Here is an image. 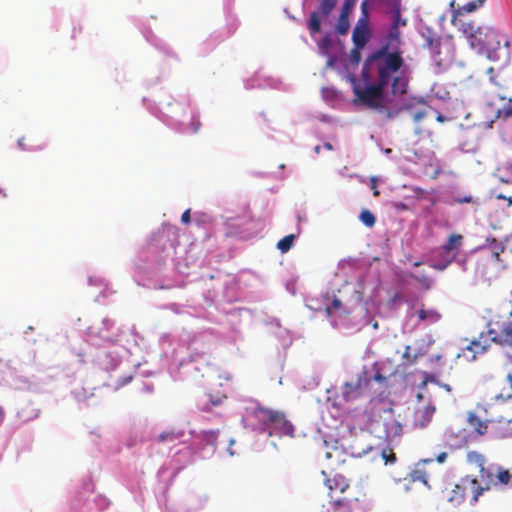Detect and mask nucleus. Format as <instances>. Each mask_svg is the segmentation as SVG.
I'll use <instances>...</instances> for the list:
<instances>
[{"label":"nucleus","instance_id":"nucleus-1","mask_svg":"<svg viewBox=\"0 0 512 512\" xmlns=\"http://www.w3.org/2000/svg\"><path fill=\"white\" fill-rule=\"evenodd\" d=\"M404 65L401 51H387V46H380L364 62L362 75L368 81L365 91L354 93L368 107L385 114L388 118L396 117L401 111L412 110L417 104H425L423 97H404L408 88V79L396 75Z\"/></svg>","mask_w":512,"mask_h":512},{"label":"nucleus","instance_id":"nucleus-2","mask_svg":"<svg viewBox=\"0 0 512 512\" xmlns=\"http://www.w3.org/2000/svg\"><path fill=\"white\" fill-rule=\"evenodd\" d=\"M143 102L152 115L174 130L197 133L200 129L198 116L188 115L189 99L186 96L175 99L171 95H162L157 101L144 98Z\"/></svg>","mask_w":512,"mask_h":512},{"label":"nucleus","instance_id":"nucleus-3","mask_svg":"<svg viewBox=\"0 0 512 512\" xmlns=\"http://www.w3.org/2000/svg\"><path fill=\"white\" fill-rule=\"evenodd\" d=\"M178 243V231L176 226L163 224L161 228L153 232L147 245V253L150 262L137 264L139 273L154 279L163 269L173 262L176 244Z\"/></svg>","mask_w":512,"mask_h":512},{"label":"nucleus","instance_id":"nucleus-4","mask_svg":"<svg viewBox=\"0 0 512 512\" xmlns=\"http://www.w3.org/2000/svg\"><path fill=\"white\" fill-rule=\"evenodd\" d=\"M501 41L498 32L494 28L483 26L476 29L470 47L490 61L506 60L509 56V41L505 39L503 47Z\"/></svg>","mask_w":512,"mask_h":512},{"label":"nucleus","instance_id":"nucleus-5","mask_svg":"<svg viewBox=\"0 0 512 512\" xmlns=\"http://www.w3.org/2000/svg\"><path fill=\"white\" fill-rule=\"evenodd\" d=\"M254 416L258 421L259 431L263 433L267 432L269 437H294V426L285 418L283 413L257 407L254 409Z\"/></svg>","mask_w":512,"mask_h":512},{"label":"nucleus","instance_id":"nucleus-6","mask_svg":"<svg viewBox=\"0 0 512 512\" xmlns=\"http://www.w3.org/2000/svg\"><path fill=\"white\" fill-rule=\"evenodd\" d=\"M350 302H352L350 306L348 304L343 305L339 298L334 297L332 303L326 306L327 315L332 316L338 311L341 314H352L354 318L361 317V320L357 323L360 327L370 325L372 318L368 312L367 304L362 302L360 290L353 288V296Z\"/></svg>","mask_w":512,"mask_h":512},{"label":"nucleus","instance_id":"nucleus-7","mask_svg":"<svg viewBox=\"0 0 512 512\" xmlns=\"http://www.w3.org/2000/svg\"><path fill=\"white\" fill-rule=\"evenodd\" d=\"M121 328L115 327L109 318H103L99 324L88 328L87 342L92 346H100L101 343L114 344L120 340Z\"/></svg>","mask_w":512,"mask_h":512},{"label":"nucleus","instance_id":"nucleus-8","mask_svg":"<svg viewBox=\"0 0 512 512\" xmlns=\"http://www.w3.org/2000/svg\"><path fill=\"white\" fill-rule=\"evenodd\" d=\"M417 31L424 41L423 47L430 50L431 58L439 71L445 69L450 62V58L441 57V36L424 23L418 25Z\"/></svg>","mask_w":512,"mask_h":512},{"label":"nucleus","instance_id":"nucleus-9","mask_svg":"<svg viewBox=\"0 0 512 512\" xmlns=\"http://www.w3.org/2000/svg\"><path fill=\"white\" fill-rule=\"evenodd\" d=\"M466 484L470 485L474 492L472 498L473 503H476L479 496H481L485 490L489 489L488 485L486 487H482L478 485L477 479H469L467 477L462 480V484H456L451 490L446 489V491H444L447 501L455 506L461 504L465 497Z\"/></svg>","mask_w":512,"mask_h":512},{"label":"nucleus","instance_id":"nucleus-10","mask_svg":"<svg viewBox=\"0 0 512 512\" xmlns=\"http://www.w3.org/2000/svg\"><path fill=\"white\" fill-rule=\"evenodd\" d=\"M92 361L102 370L111 371L121 363L119 348L115 346L100 347L95 349V353L89 352Z\"/></svg>","mask_w":512,"mask_h":512},{"label":"nucleus","instance_id":"nucleus-11","mask_svg":"<svg viewBox=\"0 0 512 512\" xmlns=\"http://www.w3.org/2000/svg\"><path fill=\"white\" fill-rule=\"evenodd\" d=\"M338 0H318L316 10L311 12L307 21V29L311 36L322 31V20L328 18L337 6Z\"/></svg>","mask_w":512,"mask_h":512},{"label":"nucleus","instance_id":"nucleus-12","mask_svg":"<svg viewBox=\"0 0 512 512\" xmlns=\"http://www.w3.org/2000/svg\"><path fill=\"white\" fill-rule=\"evenodd\" d=\"M368 384L369 379L366 372H361L356 378L343 383L340 388V395H337V399H341L344 402H350L358 399L361 397Z\"/></svg>","mask_w":512,"mask_h":512},{"label":"nucleus","instance_id":"nucleus-13","mask_svg":"<svg viewBox=\"0 0 512 512\" xmlns=\"http://www.w3.org/2000/svg\"><path fill=\"white\" fill-rule=\"evenodd\" d=\"M219 430L202 431L199 436L196 454L203 458H210L216 451Z\"/></svg>","mask_w":512,"mask_h":512},{"label":"nucleus","instance_id":"nucleus-14","mask_svg":"<svg viewBox=\"0 0 512 512\" xmlns=\"http://www.w3.org/2000/svg\"><path fill=\"white\" fill-rule=\"evenodd\" d=\"M385 417L380 422H377V426L382 428L381 430H377V428H373V431L377 433V436L379 438H386L391 440L392 438L399 436L402 432V426L399 422H397L395 419H393L392 416V410H385L384 411Z\"/></svg>","mask_w":512,"mask_h":512},{"label":"nucleus","instance_id":"nucleus-15","mask_svg":"<svg viewBox=\"0 0 512 512\" xmlns=\"http://www.w3.org/2000/svg\"><path fill=\"white\" fill-rule=\"evenodd\" d=\"M401 12V0H389L387 2V14L390 18L389 27L400 29L407 25V20L402 17Z\"/></svg>","mask_w":512,"mask_h":512},{"label":"nucleus","instance_id":"nucleus-16","mask_svg":"<svg viewBox=\"0 0 512 512\" xmlns=\"http://www.w3.org/2000/svg\"><path fill=\"white\" fill-rule=\"evenodd\" d=\"M246 89H253V88H274L279 89L281 82L278 79H275L273 77H264L261 76L259 73H256L253 77L245 80L244 82Z\"/></svg>","mask_w":512,"mask_h":512},{"label":"nucleus","instance_id":"nucleus-17","mask_svg":"<svg viewBox=\"0 0 512 512\" xmlns=\"http://www.w3.org/2000/svg\"><path fill=\"white\" fill-rule=\"evenodd\" d=\"M370 452H373L375 455H380L384 460L385 464H394L396 462V455L392 450H387L379 447H373L368 445L366 448L362 450H357L353 452V456L355 457H363Z\"/></svg>","mask_w":512,"mask_h":512},{"label":"nucleus","instance_id":"nucleus-18","mask_svg":"<svg viewBox=\"0 0 512 512\" xmlns=\"http://www.w3.org/2000/svg\"><path fill=\"white\" fill-rule=\"evenodd\" d=\"M456 260L453 255L444 254L439 249L430 257L427 264L438 271H445Z\"/></svg>","mask_w":512,"mask_h":512},{"label":"nucleus","instance_id":"nucleus-19","mask_svg":"<svg viewBox=\"0 0 512 512\" xmlns=\"http://www.w3.org/2000/svg\"><path fill=\"white\" fill-rule=\"evenodd\" d=\"M463 246V236L461 234H451L447 241L441 245L438 249L444 254L456 256L460 255V251Z\"/></svg>","mask_w":512,"mask_h":512},{"label":"nucleus","instance_id":"nucleus-20","mask_svg":"<svg viewBox=\"0 0 512 512\" xmlns=\"http://www.w3.org/2000/svg\"><path fill=\"white\" fill-rule=\"evenodd\" d=\"M401 32L397 28L389 27L381 46H387V51H400Z\"/></svg>","mask_w":512,"mask_h":512},{"label":"nucleus","instance_id":"nucleus-21","mask_svg":"<svg viewBox=\"0 0 512 512\" xmlns=\"http://www.w3.org/2000/svg\"><path fill=\"white\" fill-rule=\"evenodd\" d=\"M488 333L492 336L491 340L496 343H500L502 345H508L512 347V324L511 323H503L502 334L497 335L496 332L492 329L488 331Z\"/></svg>","mask_w":512,"mask_h":512},{"label":"nucleus","instance_id":"nucleus-22","mask_svg":"<svg viewBox=\"0 0 512 512\" xmlns=\"http://www.w3.org/2000/svg\"><path fill=\"white\" fill-rule=\"evenodd\" d=\"M339 40H336L332 33L327 32L318 42V52L320 55H328L332 53L336 44H339Z\"/></svg>","mask_w":512,"mask_h":512},{"label":"nucleus","instance_id":"nucleus-23","mask_svg":"<svg viewBox=\"0 0 512 512\" xmlns=\"http://www.w3.org/2000/svg\"><path fill=\"white\" fill-rule=\"evenodd\" d=\"M435 410L436 408L433 404H428L423 410L418 411L416 413L415 425L420 428L426 427L430 423Z\"/></svg>","mask_w":512,"mask_h":512},{"label":"nucleus","instance_id":"nucleus-24","mask_svg":"<svg viewBox=\"0 0 512 512\" xmlns=\"http://www.w3.org/2000/svg\"><path fill=\"white\" fill-rule=\"evenodd\" d=\"M371 33L370 29H362L359 27H355L352 33V40L355 47L364 48V46L370 40Z\"/></svg>","mask_w":512,"mask_h":512},{"label":"nucleus","instance_id":"nucleus-25","mask_svg":"<svg viewBox=\"0 0 512 512\" xmlns=\"http://www.w3.org/2000/svg\"><path fill=\"white\" fill-rule=\"evenodd\" d=\"M208 500L209 496L206 493H201L189 497L186 505L190 511L196 512L203 509L208 503Z\"/></svg>","mask_w":512,"mask_h":512},{"label":"nucleus","instance_id":"nucleus-26","mask_svg":"<svg viewBox=\"0 0 512 512\" xmlns=\"http://www.w3.org/2000/svg\"><path fill=\"white\" fill-rule=\"evenodd\" d=\"M273 323L278 329L277 332H275L276 337L279 339L284 348L289 347L292 343L289 330L282 328L278 319H274Z\"/></svg>","mask_w":512,"mask_h":512},{"label":"nucleus","instance_id":"nucleus-27","mask_svg":"<svg viewBox=\"0 0 512 512\" xmlns=\"http://www.w3.org/2000/svg\"><path fill=\"white\" fill-rule=\"evenodd\" d=\"M350 29L349 15L345 12H340L338 22L335 27V32L339 36L347 35Z\"/></svg>","mask_w":512,"mask_h":512},{"label":"nucleus","instance_id":"nucleus-28","mask_svg":"<svg viewBox=\"0 0 512 512\" xmlns=\"http://www.w3.org/2000/svg\"><path fill=\"white\" fill-rule=\"evenodd\" d=\"M418 317L421 321H427L428 323H436L440 320L441 315L435 309H420Z\"/></svg>","mask_w":512,"mask_h":512},{"label":"nucleus","instance_id":"nucleus-29","mask_svg":"<svg viewBox=\"0 0 512 512\" xmlns=\"http://www.w3.org/2000/svg\"><path fill=\"white\" fill-rule=\"evenodd\" d=\"M467 460L469 463L476 464L480 468L481 478H484L485 457L476 451H470L467 454Z\"/></svg>","mask_w":512,"mask_h":512},{"label":"nucleus","instance_id":"nucleus-30","mask_svg":"<svg viewBox=\"0 0 512 512\" xmlns=\"http://www.w3.org/2000/svg\"><path fill=\"white\" fill-rule=\"evenodd\" d=\"M295 239V234L286 235L278 241L276 247L281 253H287L293 247Z\"/></svg>","mask_w":512,"mask_h":512},{"label":"nucleus","instance_id":"nucleus-31","mask_svg":"<svg viewBox=\"0 0 512 512\" xmlns=\"http://www.w3.org/2000/svg\"><path fill=\"white\" fill-rule=\"evenodd\" d=\"M468 422L479 434L483 435L486 432L487 426L474 413H469Z\"/></svg>","mask_w":512,"mask_h":512},{"label":"nucleus","instance_id":"nucleus-32","mask_svg":"<svg viewBox=\"0 0 512 512\" xmlns=\"http://www.w3.org/2000/svg\"><path fill=\"white\" fill-rule=\"evenodd\" d=\"M423 354L424 352L422 350L412 349L411 346H406L403 353V358L407 361V363L412 364L416 362L418 357L422 356Z\"/></svg>","mask_w":512,"mask_h":512},{"label":"nucleus","instance_id":"nucleus-33","mask_svg":"<svg viewBox=\"0 0 512 512\" xmlns=\"http://www.w3.org/2000/svg\"><path fill=\"white\" fill-rule=\"evenodd\" d=\"M485 1L486 0H473V1H470V2L466 3L465 5H463L461 8H459L458 14H462L463 12H465V13L475 12L476 10H478L480 7L483 6Z\"/></svg>","mask_w":512,"mask_h":512},{"label":"nucleus","instance_id":"nucleus-34","mask_svg":"<svg viewBox=\"0 0 512 512\" xmlns=\"http://www.w3.org/2000/svg\"><path fill=\"white\" fill-rule=\"evenodd\" d=\"M359 219L367 227H373L376 222L374 214L366 209L361 211Z\"/></svg>","mask_w":512,"mask_h":512},{"label":"nucleus","instance_id":"nucleus-35","mask_svg":"<svg viewBox=\"0 0 512 512\" xmlns=\"http://www.w3.org/2000/svg\"><path fill=\"white\" fill-rule=\"evenodd\" d=\"M497 483L503 484V485H511L512 486V474L508 470H503L501 468H498L497 473V482H494L496 485Z\"/></svg>","mask_w":512,"mask_h":512},{"label":"nucleus","instance_id":"nucleus-36","mask_svg":"<svg viewBox=\"0 0 512 512\" xmlns=\"http://www.w3.org/2000/svg\"><path fill=\"white\" fill-rule=\"evenodd\" d=\"M459 30L463 32L469 45H471L472 37L476 34V29L472 23H461Z\"/></svg>","mask_w":512,"mask_h":512},{"label":"nucleus","instance_id":"nucleus-37","mask_svg":"<svg viewBox=\"0 0 512 512\" xmlns=\"http://www.w3.org/2000/svg\"><path fill=\"white\" fill-rule=\"evenodd\" d=\"M183 435V432L165 431L159 435L160 442H172L179 439Z\"/></svg>","mask_w":512,"mask_h":512},{"label":"nucleus","instance_id":"nucleus-38","mask_svg":"<svg viewBox=\"0 0 512 512\" xmlns=\"http://www.w3.org/2000/svg\"><path fill=\"white\" fill-rule=\"evenodd\" d=\"M411 277L417 280L419 283H421L422 286L430 288L432 280L424 273L420 271H415L414 273L411 274Z\"/></svg>","mask_w":512,"mask_h":512},{"label":"nucleus","instance_id":"nucleus-39","mask_svg":"<svg viewBox=\"0 0 512 512\" xmlns=\"http://www.w3.org/2000/svg\"><path fill=\"white\" fill-rule=\"evenodd\" d=\"M467 349L474 352V354L484 353L487 349L486 345H482L479 341L474 340L470 343V345L467 346ZM476 358L475 355H473L472 360Z\"/></svg>","mask_w":512,"mask_h":512},{"label":"nucleus","instance_id":"nucleus-40","mask_svg":"<svg viewBox=\"0 0 512 512\" xmlns=\"http://www.w3.org/2000/svg\"><path fill=\"white\" fill-rule=\"evenodd\" d=\"M363 48H358V47H355L351 50L350 54H349V62L351 65L355 66V65H358L361 61V50Z\"/></svg>","mask_w":512,"mask_h":512},{"label":"nucleus","instance_id":"nucleus-41","mask_svg":"<svg viewBox=\"0 0 512 512\" xmlns=\"http://www.w3.org/2000/svg\"><path fill=\"white\" fill-rule=\"evenodd\" d=\"M361 10H362V17L359 18V20L357 21V24L355 27H359L362 28V29H369V24H368V19H367V11H366V4H365V1L362 2L361 4Z\"/></svg>","mask_w":512,"mask_h":512},{"label":"nucleus","instance_id":"nucleus-42","mask_svg":"<svg viewBox=\"0 0 512 512\" xmlns=\"http://www.w3.org/2000/svg\"><path fill=\"white\" fill-rule=\"evenodd\" d=\"M362 372H366L369 382L371 380H374L376 382L382 383L386 380V378L378 370L374 371V370L364 369Z\"/></svg>","mask_w":512,"mask_h":512},{"label":"nucleus","instance_id":"nucleus-43","mask_svg":"<svg viewBox=\"0 0 512 512\" xmlns=\"http://www.w3.org/2000/svg\"><path fill=\"white\" fill-rule=\"evenodd\" d=\"M492 255L498 259L499 255L504 251V245L495 239L491 240Z\"/></svg>","mask_w":512,"mask_h":512},{"label":"nucleus","instance_id":"nucleus-44","mask_svg":"<svg viewBox=\"0 0 512 512\" xmlns=\"http://www.w3.org/2000/svg\"><path fill=\"white\" fill-rule=\"evenodd\" d=\"M428 383L440 385V381L438 380V378L435 374L424 372L422 385H427Z\"/></svg>","mask_w":512,"mask_h":512},{"label":"nucleus","instance_id":"nucleus-45","mask_svg":"<svg viewBox=\"0 0 512 512\" xmlns=\"http://www.w3.org/2000/svg\"><path fill=\"white\" fill-rule=\"evenodd\" d=\"M94 502L99 510H104L105 508H107L109 506V503H110L109 500L105 496H102V495L96 496L94 499Z\"/></svg>","mask_w":512,"mask_h":512},{"label":"nucleus","instance_id":"nucleus-46","mask_svg":"<svg viewBox=\"0 0 512 512\" xmlns=\"http://www.w3.org/2000/svg\"><path fill=\"white\" fill-rule=\"evenodd\" d=\"M427 114H428V111L426 109H424V108L418 109L412 114L413 121L415 123H419L427 116Z\"/></svg>","mask_w":512,"mask_h":512},{"label":"nucleus","instance_id":"nucleus-47","mask_svg":"<svg viewBox=\"0 0 512 512\" xmlns=\"http://www.w3.org/2000/svg\"><path fill=\"white\" fill-rule=\"evenodd\" d=\"M355 5L356 0H345L342 5L341 12H345L348 15H350Z\"/></svg>","mask_w":512,"mask_h":512},{"label":"nucleus","instance_id":"nucleus-48","mask_svg":"<svg viewBox=\"0 0 512 512\" xmlns=\"http://www.w3.org/2000/svg\"><path fill=\"white\" fill-rule=\"evenodd\" d=\"M510 118L512 117V106L504 107L503 109H499L497 111V118Z\"/></svg>","mask_w":512,"mask_h":512},{"label":"nucleus","instance_id":"nucleus-49","mask_svg":"<svg viewBox=\"0 0 512 512\" xmlns=\"http://www.w3.org/2000/svg\"><path fill=\"white\" fill-rule=\"evenodd\" d=\"M412 478L414 481H421L424 484H427V477H426L425 472H423V471H420V470L414 471L412 474Z\"/></svg>","mask_w":512,"mask_h":512},{"label":"nucleus","instance_id":"nucleus-50","mask_svg":"<svg viewBox=\"0 0 512 512\" xmlns=\"http://www.w3.org/2000/svg\"><path fill=\"white\" fill-rule=\"evenodd\" d=\"M454 262L459 266V268L463 271H467V257L456 256V260Z\"/></svg>","mask_w":512,"mask_h":512},{"label":"nucleus","instance_id":"nucleus-51","mask_svg":"<svg viewBox=\"0 0 512 512\" xmlns=\"http://www.w3.org/2000/svg\"><path fill=\"white\" fill-rule=\"evenodd\" d=\"M454 201L459 204H465V203H474L476 200L470 195L467 196H458L454 198Z\"/></svg>","mask_w":512,"mask_h":512},{"label":"nucleus","instance_id":"nucleus-52","mask_svg":"<svg viewBox=\"0 0 512 512\" xmlns=\"http://www.w3.org/2000/svg\"><path fill=\"white\" fill-rule=\"evenodd\" d=\"M88 283L89 285L91 286H106V284L104 283V280L100 277H96V276H90L89 279H88Z\"/></svg>","mask_w":512,"mask_h":512},{"label":"nucleus","instance_id":"nucleus-53","mask_svg":"<svg viewBox=\"0 0 512 512\" xmlns=\"http://www.w3.org/2000/svg\"><path fill=\"white\" fill-rule=\"evenodd\" d=\"M131 380H132V376L131 375L119 378L118 381H117V384L115 386V389H119V388L127 385L128 383L131 382Z\"/></svg>","mask_w":512,"mask_h":512},{"label":"nucleus","instance_id":"nucleus-54","mask_svg":"<svg viewBox=\"0 0 512 512\" xmlns=\"http://www.w3.org/2000/svg\"><path fill=\"white\" fill-rule=\"evenodd\" d=\"M324 56L327 57V67L335 68V65L338 61L337 57L334 56L332 53H330L328 55H324Z\"/></svg>","mask_w":512,"mask_h":512},{"label":"nucleus","instance_id":"nucleus-55","mask_svg":"<svg viewBox=\"0 0 512 512\" xmlns=\"http://www.w3.org/2000/svg\"><path fill=\"white\" fill-rule=\"evenodd\" d=\"M217 297H218V294H217L215 288H213V290L208 289L207 294L205 295L206 300L211 303L214 302L217 299Z\"/></svg>","mask_w":512,"mask_h":512},{"label":"nucleus","instance_id":"nucleus-56","mask_svg":"<svg viewBox=\"0 0 512 512\" xmlns=\"http://www.w3.org/2000/svg\"><path fill=\"white\" fill-rule=\"evenodd\" d=\"M140 391L143 393L152 394L154 392V386L151 383H143Z\"/></svg>","mask_w":512,"mask_h":512},{"label":"nucleus","instance_id":"nucleus-57","mask_svg":"<svg viewBox=\"0 0 512 512\" xmlns=\"http://www.w3.org/2000/svg\"><path fill=\"white\" fill-rule=\"evenodd\" d=\"M482 480H486L487 484L494 483L493 472L485 468L484 478H482Z\"/></svg>","mask_w":512,"mask_h":512},{"label":"nucleus","instance_id":"nucleus-58","mask_svg":"<svg viewBox=\"0 0 512 512\" xmlns=\"http://www.w3.org/2000/svg\"><path fill=\"white\" fill-rule=\"evenodd\" d=\"M191 221L190 209H187L183 212L181 216V222L183 224H189Z\"/></svg>","mask_w":512,"mask_h":512},{"label":"nucleus","instance_id":"nucleus-59","mask_svg":"<svg viewBox=\"0 0 512 512\" xmlns=\"http://www.w3.org/2000/svg\"><path fill=\"white\" fill-rule=\"evenodd\" d=\"M228 443H229V446H228V448H227V452H228V454H229L230 456H234V455H235V452L233 451L232 446L235 444V439L230 438V439L228 440Z\"/></svg>","mask_w":512,"mask_h":512},{"label":"nucleus","instance_id":"nucleus-60","mask_svg":"<svg viewBox=\"0 0 512 512\" xmlns=\"http://www.w3.org/2000/svg\"><path fill=\"white\" fill-rule=\"evenodd\" d=\"M400 300H402V294L398 292L395 293L390 299L391 305H395Z\"/></svg>","mask_w":512,"mask_h":512},{"label":"nucleus","instance_id":"nucleus-61","mask_svg":"<svg viewBox=\"0 0 512 512\" xmlns=\"http://www.w3.org/2000/svg\"><path fill=\"white\" fill-rule=\"evenodd\" d=\"M209 400L213 406H218L221 404V398L219 397H213L212 395H209Z\"/></svg>","mask_w":512,"mask_h":512},{"label":"nucleus","instance_id":"nucleus-62","mask_svg":"<svg viewBox=\"0 0 512 512\" xmlns=\"http://www.w3.org/2000/svg\"><path fill=\"white\" fill-rule=\"evenodd\" d=\"M332 94H334V90L330 88H323L322 89V95L324 98L332 97Z\"/></svg>","mask_w":512,"mask_h":512},{"label":"nucleus","instance_id":"nucleus-63","mask_svg":"<svg viewBox=\"0 0 512 512\" xmlns=\"http://www.w3.org/2000/svg\"><path fill=\"white\" fill-rule=\"evenodd\" d=\"M446 458H447V453L446 452H442L439 455H437L436 461L438 463H444L446 461Z\"/></svg>","mask_w":512,"mask_h":512},{"label":"nucleus","instance_id":"nucleus-64","mask_svg":"<svg viewBox=\"0 0 512 512\" xmlns=\"http://www.w3.org/2000/svg\"><path fill=\"white\" fill-rule=\"evenodd\" d=\"M499 180L503 183H510L512 182V177L501 175L499 176Z\"/></svg>","mask_w":512,"mask_h":512}]
</instances>
